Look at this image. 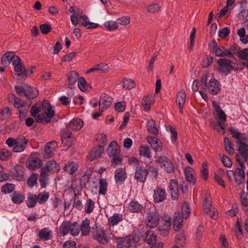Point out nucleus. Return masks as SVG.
Listing matches in <instances>:
<instances>
[{"instance_id": "nucleus-1", "label": "nucleus", "mask_w": 248, "mask_h": 248, "mask_svg": "<svg viewBox=\"0 0 248 248\" xmlns=\"http://www.w3.org/2000/svg\"><path fill=\"white\" fill-rule=\"evenodd\" d=\"M229 131L232 137L237 140L236 143L238 145V151L243 161L248 162V136L245 133H241L237 131L235 128L231 126Z\"/></svg>"}, {"instance_id": "nucleus-2", "label": "nucleus", "mask_w": 248, "mask_h": 248, "mask_svg": "<svg viewBox=\"0 0 248 248\" xmlns=\"http://www.w3.org/2000/svg\"><path fill=\"white\" fill-rule=\"evenodd\" d=\"M217 70L219 74L222 76H227L231 74L232 71L236 73L240 72L244 69L243 67L237 66L235 67L232 64H235L232 60L226 58H219L217 60Z\"/></svg>"}, {"instance_id": "nucleus-3", "label": "nucleus", "mask_w": 248, "mask_h": 248, "mask_svg": "<svg viewBox=\"0 0 248 248\" xmlns=\"http://www.w3.org/2000/svg\"><path fill=\"white\" fill-rule=\"evenodd\" d=\"M9 147H13L15 153H21L27 147L28 140L23 136H19L17 138H8L5 142Z\"/></svg>"}, {"instance_id": "nucleus-4", "label": "nucleus", "mask_w": 248, "mask_h": 248, "mask_svg": "<svg viewBox=\"0 0 248 248\" xmlns=\"http://www.w3.org/2000/svg\"><path fill=\"white\" fill-rule=\"evenodd\" d=\"M69 232L73 236H78L79 234L78 223L76 222H71L69 221H64L59 228L58 235L64 236Z\"/></svg>"}, {"instance_id": "nucleus-5", "label": "nucleus", "mask_w": 248, "mask_h": 248, "mask_svg": "<svg viewBox=\"0 0 248 248\" xmlns=\"http://www.w3.org/2000/svg\"><path fill=\"white\" fill-rule=\"evenodd\" d=\"M12 62V64L14 65V70L16 72L15 78L19 80L21 82L24 81L27 77L28 73L26 69L24 67L22 61L19 57H14Z\"/></svg>"}, {"instance_id": "nucleus-6", "label": "nucleus", "mask_w": 248, "mask_h": 248, "mask_svg": "<svg viewBox=\"0 0 248 248\" xmlns=\"http://www.w3.org/2000/svg\"><path fill=\"white\" fill-rule=\"evenodd\" d=\"M211 51L214 53L217 57L228 58H233V53L232 52L231 50L226 48L223 46H218L217 43L215 40L212 41L208 45Z\"/></svg>"}, {"instance_id": "nucleus-7", "label": "nucleus", "mask_w": 248, "mask_h": 248, "mask_svg": "<svg viewBox=\"0 0 248 248\" xmlns=\"http://www.w3.org/2000/svg\"><path fill=\"white\" fill-rule=\"evenodd\" d=\"M46 100H44L42 103L43 108H44V113L39 114L40 112V103H36L31 107L30 112L32 116L35 118L36 122L37 123L44 122L46 123Z\"/></svg>"}, {"instance_id": "nucleus-8", "label": "nucleus", "mask_w": 248, "mask_h": 248, "mask_svg": "<svg viewBox=\"0 0 248 248\" xmlns=\"http://www.w3.org/2000/svg\"><path fill=\"white\" fill-rule=\"evenodd\" d=\"M55 107L47 102V127L51 130L55 131L58 127V121L60 119L55 114Z\"/></svg>"}, {"instance_id": "nucleus-9", "label": "nucleus", "mask_w": 248, "mask_h": 248, "mask_svg": "<svg viewBox=\"0 0 248 248\" xmlns=\"http://www.w3.org/2000/svg\"><path fill=\"white\" fill-rule=\"evenodd\" d=\"M155 162L158 163L166 172L172 173L174 172V165L169 157L165 155H158L155 156Z\"/></svg>"}, {"instance_id": "nucleus-10", "label": "nucleus", "mask_w": 248, "mask_h": 248, "mask_svg": "<svg viewBox=\"0 0 248 248\" xmlns=\"http://www.w3.org/2000/svg\"><path fill=\"white\" fill-rule=\"evenodd\" d=\"M113 234L111 232V230H101L98 231L96 233L93 235V238L96 240L101 244H106L108 243L109 240L113 239Z\"/></svg>"}, {"instance_id": "nucleus-11", "label": "nucleus", "mask_w": 248, "mask_h": 248, "mask_svg": "<svg viewBox=\"0 0 248 248\" xmlns=\"http://www.w3.org/2000/svg\"><path fill=\"white\" fill-rule=\"evenodd\" d=\"M236 160L239 165V167L235 169V176L234 180L238 184H243L245 181V170L246 167L244 162L240 157H237Z\"/></svg>"}, {"instance_id": "nucleus-12", "label": "nucleus", "mask_w": 248, "mask_h": 248, "mask_svg": "<svg viewBox=\"0 0 248 248\" xmlns=\"http://www.w3.org/2000/svg\"><path fill=\"white\" fill-rule=\"evenodd\" d=\"M160 218L157 213L149 212L146 216L145 223L146 226L149 228H154L159 224Z\"/></svg>"}, {"instance_id": "nucleus-13", "label": "nucleus", "mask_w": 248, "mask_h": 248, "mask_svg": "<svg viewBox=\"0 0 248 248\" xmlns=\"http://www.w3.org/2000/svg\"><path fill=\"white\" fill-rule=\"evenodd\" d=\"M43 163L37 156H30L26 162L27 167L30 170H35L41 167Z\"/></svg>"}, {"instance_id": "nucleus-14", "label": "nucleus", "mask_w": 248, "mask_h": 248, "mask_svg": "<svg viewBox=\"0 0 248 248\" xmlns=\"http://www.w3.org/2000/svg\"><path fill=\"white\" fill-rule=\"evenodd\" d=\"M114 180L116 184L121 185L123 184L126 178L127 174L124 167L117 168L114 173Z\"/></svg>"}, {"instance_id": "nucleus-15", "label": "nucleus", "mask_w": 248, "mask_h": 248, "mask_svg": "<svg viewBox=\"0 0 248 248\" xmlns=\"http://www.w3.org/2000/svg\"><path fill=\"white\" fill-rule=\"evenodd\" d=\"M148 174V171L145 167L142 165L138 166L135 172L134 178L137 182L143 183L146 179Z\"/></svg>"}, {"instance_id": "nucleus-16", "label": "nucleus", "mask_w": 248, "mask_h": 248, "mask_svg": "<svg viewBox=\"0 0 248 248\" xmlns=\"http://www.w3.org/2000/svg\"><path fill=\"white\" fill-rule=\"evenodd\" d=\"M112 98L107 94L103 93L101 95L99 107L100 111L103 112L108 108L112 104Z\"/></svg>"}, {"instance_id": "nucleus-17", "label": "nucleus", "mask_w": 248, "mask_h": 248, "mask_svg": "<svg viewBox=\"0 0 248 248\" xmlns=\"http://www.w3.org/2000/svg\"><path fill=\"white\" fill-rule=\"evenodd\" d=\"M207 89L212 95H216L221 90V84L215 78H212L208 83Z\"/></svg>"}, {"instance_id": "nucleus-18", "label": "nucleus", "mask_w": 248, "mask_h": 248, "mask_svg": "<svg viewBox=\"0 0 248 248\" xmlns=\"http://www.w3.org/2000/svg\"><path fill=\"white\" fill-rule=\"evenodd\" d=\"M167 197L164 189L157 186L154 190L153 199L155 203H158L164 201Z\"/></svg>"}, {"instance_id": "nucleus-19", "label": "nucleus", "mask_w": 248, "mask_h": 248, "mask_svg": "<svg viewBox=\"0 0 248 248\" xmlns=\"http://www.w3.org/2000/svg\"><path fill=\"white\" fill-rule=\"evenodd\" d=\"M104 152V147L102 145H98L92 149L90 153L87 155V158L90 161L98 158Z\"/></svg>"}, {"instance_id": "nucleus-20", "label": "nucleus", "mask_w": 248, "mask_h": 248, "mask_svg": "<svg viewBox=\"0 0 248 248\" xmlns=\"http://www.w3.org/2000/svg\"><path fill=\"white\" fill-rule=\"evenodd\" d=\"M184 218L185 217H183L180 212L177 211L175 212L173 222V228L175 231H178L182 228Z\"/></svg>"}, {"instance_id": "nucleus-21", "label": "nucleus", "mask_w": 248, "mask_h": 248, "mask_svg": "<svg viewBox=\"0 0 248 248\" xmlns=\"http://www.w3.org/2000/svg\"><path fill=\"white\" fill-rule=\"evenodd\" d=\"M24 167L20 164H17L14 168L12 176L15 179L18 181L22 180L24 174Z\"/></svg>"}, {"instance_id": "nucleus-22", "label": "nucleus", "mask_w": 248, "mask_h": 248, "mask_svg": "<svg viewBox=\"0 0 248 248\" xmlns=\"http://www.w3.org/2000/svg\"><path fill=\"white\" fill-rule=\"evenodd\" d=\"M78 227L79 233L81 232L82 235L87 236L90 234V226L89 219L86 218L83 220L80 226L78 223Z\"/></svg>"}, {"instance_id": "nucleus-23", "label": "nucleus", "mask_w": 248, "mask_h": 248, "mask_svg": "<svg viewBox=\"0 0 248 248\" xmlns=\"http://www.w3.org/2000/svg\"><path fill=\"white\" fill-rule=\"evenodd\" d=\"M143 206L138 202L132 200L126 205L127 211L131 213H139L142 211Z\"/></svg>"}, {"instance_id": "nucleus-24", "label": "nucleus", "mask_w": 248, "mask_h": 248, "mask_svg": "<svg viewBox=\"0 0 248 248\" xmlns=\"http://www.w3.org/2000/svg\"><path fill=\"white\" fill-rule=\"evenodd\" d=\"M186 99V94L184 90H181L176 95V102L179 105L180 112H183V108Z\"/></svg>"}, {"instance_id": "nucleus-25", "label": "nucleus", "mask_w": 248, "mask_h": 248, "mask_svg": "<svg viewBox=\"0 0 248 248\" xmlns=\"http://www.w3.org/2000/svg\"><path fill=\"white\" fill-rule=\"evenodd\" d=\"M83 125V123L81 119L75 118L72 119L66 126L72 130L78 131L81 129Z\"/></svg>"}, {"instance_id": "nucleus-26", "label": "nucleus", "mask_w": 248, "mask_h": 248, "mask_svg": "<svg viewBox=\"0 0 248 248\" xmlns=\"http://www.w3.org/2000/svg\"><path fill=\"white\" fill-rule=\"evenodd\" d=\"M15 57H17V56L14 55L12 51H9L5 53L1 57V64L4 66L9 65L11 61L12 62L14 60Z\"/></svg>"}, {"instance_id": "nucleus-27", "label": "nucleus", "mask_w": 248, "mask_h": 248, "mask_svg": "<svg viewBox=\"0 0 248 248\" xmlns=\"http://www.w3.org/2000/svg\"><path fill=\"white\" fill-rule=\"evenodd\" d=\"M123 220V215L120 213H114L112 216L108 218V225L111 226H114L118 225Z\"/></svg>"}, {"instance_id": "nucleus-28", "label": "nucleus", "mask_w": 248, "mask_h": 248, "mask_svg": "<svg viewBox=\"0 0 248 248\" xmlns=\"http://www.w3.org/2000/svg\"><path fill=\"white\" fill-rule=\"evenodd\" d=\"M212 105L215 108L217 115L219 120L223 122L226 121V115L225 112L222 110L218 104L215 101H213Z\"/></svg>"}, {"instance_id": "nucleus-29", "label": "nucleus", "mask_w": 248, "mask_h": 248, "mask_svg": "<svg viewBox=\"0 0 248 248\" xmlns=\"http://www.w3.org/2000/svg\"><path fill=\"white\" fill-rule=\"evenodd\" d=\"M118 248H128L131 244V240L129 236L117 238Z\"/></svg>"}, {"instance_id": "nucleus-30", "label": "nucleus", "mask_w": 248, "mask_h": 248, "mask_svg": "<svg viewBox=\"0 0 248 248\" xmlns=\"http://www.w3.org/2000/svg\"><path fill=\"white\" fill-rule=\"evenodd\" d=\"M78 168L77 163L74 161H69L63 167L64 170L70 174H73L78 170Z\"/></svg>"}, {"instance_id": "nucleus-31", "label": "nucleus", "mask_w": 248, "mask_h": 248, "mask_svg": "<svg viewBox=\"0 0 248 248\" xmlns=\"http://www.w3.org/2000/svg\"><path fill=\"white\" fill-rule=\"evenodd\" d=\"M60 170V166L55 160L47 161V172L53 173L58 172Z\"/></svg>"}, {"instance_id": "nucleus-32", "label": "nucleus", "mask_w": 248, "mask_h": 248, "mask_svg": "<svg viewBox=\"0 0 248 248\" xmlns=\"http://www.w3.org/2000/svg\"><path fill=\"white\" fill-rule=\"evenodd\" d=\"M155 101V97L154 96L147 95L143 98L142 104L146 110H149Z\"/></svg>"}, {"instance_id": "nucleus-33", "label": "nucleus", "mask_w": 248, "mask_h": 248, "mask_svg": "<svg viewBox=\"0 0 248 248\" xmlns=\"http://www.w3.org/2000/svg\"><path fill=\"white\" fill-rule=\"evenodd\" d=\"M108 183L105 178H101L99 180V194L105 196L108 190Z\"/></svg>"}, {"instance_id": "nucleus-34", "label": "nucleus", "mask_w": 248, "mask_h": 248, "mask_svg": "<svg viewBox=\"0 0 248 248\" xmlns=\"http://www.w3.org/2000/svg\"><path fill=\"white\" fill-rule=\"evenodd\" d=\"M80 18L83 21V22L81 23V26L85 27L87 29H95L98 26V25L96 23L89 22V19L86 15L81 16Z\"/></svg>"}, {"instance_id": "nucleus-35", "label": "nucleus", "mask_w": 248, "mask_h": 248, "mask_svg": "<svg viewBox=\"0 0 248 248\" xmlns=\"http://www.w3.org/2000/svg\"><path fill=\"white\" fill-rule=\"evenodd\" d=\"M11 199L14 203L20 204L24 201L25 196L20 192L15 191L11 195Z\"/></svg>"}, {"instance_id": "nucleus-36", "label": "nucleus", "mask_w": 248, "mask_h": 248, "mask_svg": "<svg viewBox=\"0 0 248 248\" xmlns=\"http://www.w3.org/2000/svg\"><path fill=\"white\" fill-rule=\"evenodd\" d=\"M193 170L190 167H187L184 169V173L186 179L187 181L189 182L193 185H195L196 183V180L194 178L193 175L192 174V171Z\"/></svg>"}, {"instance_id": "nucleus-37", "label": "nucleus", "mask_w": 248, "mask_h": 248, "mask_svg": "<svg viewBox=\"0 0 248 248\" xmlns=\"http://www.w3.org/2000/svg\"><path fill=\"white\" fill-rule=\"evenodd\" d=\"M139 154L140 156L151 159V152L149 146L142 145L139 148Z\"/></svg>"}, {"instance_id": "nucleus-38", "label": "nucleus", "mask_w": 248, "mask_h": 248, "mask_svg": "<svg viewBox=\"0 0 248 248\" xmlns=\"http://www.w3.org/2000/svg\"><path fill=\"white\" fill-rule=\"evenodd\" d=\"M38 95V91L34 88L30 86H26V92L25 93V97L29 99H33L37 97Z\"/></svg>"}, {"instance_id": "nucleus-39", "label": "nucleus", "mask_w": 248, "mask_h": 248, "mask_svg": "<svg viewBox=\"0 0 248 248\" xmlns=\"http://www.w3.org/2000/svg\"><path fill=\"white\" fill-rule=\"evenodd\" d=\"M146 128L149 133L155 135L157 134L158 131L156 128V124L155 121L153 119H151L147 121L146 124Z\"/></svg>"}, {"instance_id": "nucleus-40", "label": "nucleus", "mask_w": 248, "mask_h": 248, "mask_svg": "<svg viewBox=\"0 0 248 248\" xmlns=\"http://www.w3.org/2000/svg\"><path fill=\"white\" fill-rule=\"evenodd\" d=\"M79 78L78 74L75 71H71L67 74V79L70 85H73L75 84Z\"/></svg>"}, {"instance_id": "nucleus-41", "label": "nucleus", "mask_w": 248, "mask_h": 248, "mask_svg": "<svg viewBox=\"0 0 248 248\" xmlns=\"http://www.w3.org/2000/svg\"><path fill=\"white\" fill-rule=\"evenodd\" d=\"M39 183L42 188H45L46 186V167L41 169V173L39 177Z\"/></svg>"}, {"instance_id": "nucleus-42", "label": "nucleus", "mask_w": 248, "mask_h": 248, "mask_svg": "<svg viewBox=\"0 0 248 248\" xmlns=\"http://www.w3.org/2000/svg\"><path fill=\"white\" fill-rule=\"evenodd\" d=\"M38 174L37 173H32L27 180V185L30 187H33L37 184Z\"/></svg>"}, {"instance_id": "nucleus-43", "label": "nucleus", "mask_w": 248, "mask_h": 248, "mask_svg": "<svg viewBox=\"0 0 248 248\" xmlns=\"http://www.w3.org/2000/svg\"><path fill=\"white\" fill-rule=\"evenodd\" d=\"M57 146L58 143L55 140L47 142V158L54 155V151Z\"/></svg>"}, {"instance_id": "nucleus-44", "label": "nucleus", "mask_w": 248, "mask_h": 248, "mask_svg": "<svg viewBox=\"0 0 248 248\" xmlns=\"http://www.w3.org/2000/svg\"><path fill=\"white\" fill-rule=\"evenodd\" d=\"M12 114L11 109L9 107H5L0 110V120L2 121L9 118Z\"/></svg>"}, {"instance_id": "nucleus-45", "label": "nucleus", "mask_w": 248, "mask_h": 248, "mask_svg": "<svg viewBox=\"0 0 248 248\" xmlns=\"http://www.w3.org/2000/svg\"><path fill=\"white\" fill-rule=\"evenodd\" d=\"M203 212L207 214L210 211L212 205L211 197L210 196L206 195L203 201Z\"/></svg>"}, {"instance_id": "nucleus-46", "label": "nucleus", "mask_w": 248, "mask_h": 248, "mask_svg": "<svg viewBox=\"0 0 248 248\" xmlns=\"http://www.w3.org/2000/svg\"><path fill=\"white\" fill-rule=\"evenodd\" d=\"M145 241L149 244H152L156 241V235L155 232L151 231L146 232Z\"/></svg>"}, {"instance_id": "nucleus-47", "label": "nucleus", "mask_w": 248, "mask_h": 248, "mask_svg": "<svg viewBox=\"0 0 248 248\" xmlns=\"http://www.w3.org/2000/svg\"><path fill=\"white\" fill-rule=\"evenodd\" d=\"M36 198V195L33 194L29 193L28 195L26 203L28 207H33L35 205L37 202Z\"/></svg>"}, {"instance_id": "nucleus-48", "label": "nucleus", "mask_w": 248, "mask_h": 248, "mask_svg": "<svg viewBox=\"0 0 248 248\" xmlns=\"http://www.w3.org/2000/svg\"><path fill=\"white\" fill-rule=\"evenodd\" d=\"M224 143L225 151L230 155L234 154V149L232 142L227 137L224 138Z\"/></svg>"}, {"instance_id": "nucleus-49", "label": "nucleus", "mask_w": 248, "mask_h": 248, "mask_svg": "<svg viewBox=\"0 0 248 248\" xmlns=\"http://www.w3.org/2000/svg\"><path fill=\"white\" fill-rule=\"evenodd\" d=\"M167 130L170 132L171 140L172 143L176 144L178 142L177 140L178 133L175 128L170 125L167 128Z\"/></svg>"}, {"instance_id": "nucleus-50", "label": "nucleus", "mask_w": 248, "mask_h": 248, "mask_svg": "<svg viewBox=\"0 0 248 248\" xmlns=\"http://www.w3.org/2000/svg\"><path fill=\"white\" fill-rule=\"evenodd\" d=\"M15 189V185L13 184H6L1 187V192L4 194L13 192Z\"/></svg>"}, {"instance_id": "nucleus-51", "label": "nucleus", "mask_w": 248, "mask_h": 248, "mask_svg": "<svg viewBox=\"0 0 248 248\" xmlns=\"http://www.w3.org/2000/svg\"><path fill=\"white\" fill-rule=\"evenodd\" d=\"M78 88L83 92L88 89L87 83L83 77H80L78 80Z\"/></svg>"}, {"instance_id": "nucleus-52", "label": "nucleus", "mask_w": 248, "mask_h": 248, "mask_svg": "<svg viewBox=\"0 0 248 248\" xmlns=\"http://www.w3.org/2000/svg\"><path fill=\"white\" fill-rule=\"evenodd\" d=\"M237 56L239 59L246 61L248 62V48L238 51Z\"/></svg>"}, {"instance_id": "nucleus-53", "label": "nucleus", "mask_w": 248, "mask_h": 248, "mask_svg": "<svg viewBox=\"0 0 248 248\" xmlns=\"http://www.w3.org/2000/svg\"><path fill=\"white\" fill-rule=\"evenodd\" d=\"M110 166L115 168L122 164L123 158L120 155L111 157Z\"/></svg>"}, {"instance_id": "nucleus-54", "label": "nucleus", "mask_w": 248, "mask_h": 248, "mask_svg": "<svg viewBox=\"0 0 248 248\" xmlns=\"http://www.w3.org/2000/svg\"><path fill=\"white\" fill-rule=\"evenodd\" d=\"M70 130L71 129L66 126L65 128H64L61 131V140L64 139H66V138H72V137H73V134L70 131Z\"/></svg>"}, {"instance_id": "nucleus-55", "label": "nucleus", "mask_w": 248, "mask_h": 248, "mask_svg": "<svg viewBox=\"0 0 248 248\" xmlns=\"http://www.w3.org/2000/svg\"><path fill=\"white\" fill-rule=\"evenodd\" d=\"M104 25L108 31H114L118 28V23L114 21H107Z\"/></svg>"}, {"instance_id": "nucleus-56", "label": "nucleus", "mask_w": 248, "mask_h": 248, "mask_svg": "<svg viewBox=\"0 0 248 248\" xmlns=\"http://www.w3.org/2000/svg\"><path fill=\"white\" fill-rule=\"evenodd\" d=\"M135 86V83L132 79L124 78L123 80V87L127 90H131Z\"/></svg>"}, {"instance_id": "nucleus-57", "label": "nucleus", "mask_w": 248, "mask_h": 248, "mask_svg": "<svg viewBox=\"0 0 248 248\" xmlns=\"http://www.w3.org/2000/svg\"><path fill=\"white\" fill-rule=\"evenodd\" d=\"M185 219H187L190 213V208L188 207V204L185 202L183 204L182 208V213H181Z\"/></svg>"}, {"instance_id": "nucleus-58", "label": "nucleus", "mask_w": 248, "mask_h": 248, "mask_svg": "<svg viewBox=\"0 0 248 248\" xmlns=\"http://www.w3.org/2000/svg\"><path fill=\"white\" fill-rule=\"evenodd\" d=\"M94 208V202L91 200L89 199L87 201L86 206L85 207V212L87 214H90L93 212Z\"/></svg>"}, {"instance_id": "nucleus-59", "label": "nucleus", "mask_w": 248, "mask_h": 248, "mask_svg": "<svg viewBox=\"0 0 248 248\" xmlns=\"http://www.w3.org/2000/svg\"><path fill=\"white\" fill-rule=\"evenodd\" d=\"M14 106L18 110L25 108V102L21 99L17 97L16 101L13 104Z\"/></svg>"}, {"instance_id": "nucleus-60", "label": "nucleus", "mask_w": 248, "mask_h": 248, "mask_svg": "<svg viewBox=\"0 0 248 248\" xmlns=\"http://www.w3.org/2000/svg\"><path fill=\"white\" fill-rule=\"evenodd\" d=\"M37 202L40 204L45 203L46 201V193L43 192L36 195Z\"/></svg>"}, {"instance_id": "nucleus-61", "label": "nucleus", "mask_w": 248, "mask_h": 248, "mask_svg": "<svg viewBox=\"0 0 248 248\" xmlns=\"http://www.w3.org/2000/svg\"><path fill=\"white\" fill-rule=\"evenodd\" d=\"M15 89L16 93L20 96L23 95L25 96L26 92V86L24 87L22 86H15Z\"/></svg>"}, {"instance_id": "nucleus-62", "label": "nucleus", "mask_w": 248, "mask_h": 248, "mask_svg": "<svg viewBox=\"0 0 248 248\" xmlns=\"http://www.w3.org/2000/svg\"><path fill=\"white\" fill-rule=\"evenodd\" d=\"M230 32V30L228 27H224L219 31L218 36L221 38H225Z\"/></svg>"}, {"instance_id": "nucleus-63", "label": "nucleus", "mask_w": 248, "mask_h": 248, "mask_svg": "<svg viewBox=\"0 0 248 248\" xmlns=\"http://www.w3.org/2000/svg\"><path fill=\"white\" fill-rule=\"evenodd\" d=\"M219 241L221 245V248H228L229 243L225 235L221 234L219 238Z\"/></svg>"}, {"instance_id": "nucleus-64", "label": "nucleus", "mask_w": 248, "mask_h": 248, "mask_svg": "<svg viewBox=\"0 0 248 248\" xmlns=\"http://www.w3.org/2000/svg\"><path fill=\"white\" fill-rule=\"evenodd\" d=\"M240 199L242 205L245 207H248V198L247 197V194L244 192H242L240 194Z\"/></svg>"}]
</instances>
